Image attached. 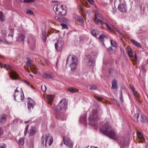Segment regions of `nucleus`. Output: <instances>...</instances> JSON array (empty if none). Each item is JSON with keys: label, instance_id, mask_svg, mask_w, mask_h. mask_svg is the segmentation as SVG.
Segmentation results:
<instances>
[{"label": "nucleus", "instance_id": "nucleus-1", "mask_svg": "<svg viewBox=\"0 0 148 148\" xmlns=\"http://www.w3.org/2000/svg\"><path fill=\"white\" fill-rule=\"evenodd\" d=\"M100 130L102 133L108 136L110 138L114 140L116 139V132L108 123H106L100 127Z\"/></svg>", "mask_w": 148, "mask_h": 148}, {"label": "nucleus", "instance_id": "nucleus-2", "mask_svg": "<svg viewBox=\"0 0 148 148\" xmlns=\"http://www.w3.org/2000/svg\"><path fill=\"white\" fill-rule=\"evenodd\" d=\"M67 107V102L65 99H62L60 102L57 109H54L55 114L58 118H61L62 114L64 112Z\"/></svg>", "mask_w": 148, "mask_h": 148}, {"label": "nucleus", "instance_id": "nucleus-3", "mask_svg": "<svg viewBox=\"0 0 148 148\" xmlns=\"http://www.w3.org/2000/svg\"><path fill=\"white\" fill-rule=\"evenodd\" d=\"M42 143L45 146H50L53 142V138L52 136L49 134L48 133L45 135H43L41 138Z\"/></svg>", "mask_w": 148, "mask_h": 148}, {"label": "nucleus", "instance_id": "nucleus-4", "mask_svg": "<svg viewBox=\"0 0 148 148\" xmlns=\"http://www.w3.org/2000/svg\"><path fill=\"white\" fill-rule=\"evenodd\" d=\"M53 10L56 14H57L60 16H64L66 14V9L65 7H64L63 5L58 4L54 5Z\"/></svg>", "mask_w": 148, "mask_h": 148}, {"label": "nucleus", "instance_id": "nucleus-5", "mask_svg": "<svg viewBox=\"0 0 148 148\" xmlns=\"http://www.w3.org/2000/svg\"><path fill=\"white\" fill-rule=\"evenodd\" d=\"M3 67L7 70H9V73L10 77L13 80H16L19 79L18 75L8 65L4 64Z\"/></svg>", "mask_w": 148, "mask_h": 148}, {"label": "nucleus", "instance_id": "nucleus-6", "mask_svg": "<svg viewBox=\"0 0 148 148\" xmlns=\"http://www.w3.org/2000/svg\"><path fill=\"white\" fill-rule=\"evenodd\" d=\"M95 18L94 22L97 25L100 24L101 25H103L104 23L102 21L103 18L102 15L100 14L98 11L95 10L94 12Z\"/></svg>", "mask_w": 148, "mask_h": 148}, {"label": "nucleus", "instance_id": "nucleus-7", "mask_svg": "<svg viewBox=\"0 0 148 148\" xmlns=\"http://www.w3.org/2000/svg\"><path fill=\"white\" fill-rule=\"evenodd\" d=\"M19 89L22 90L21 88H17L15 90V92L14 96L15 100L18 102L20 100L22 101L24 97L23 93V92L21 93L20 92H19L18 90Z\"/></svg>", "mask_w": 148, "mask_h": 148}, {"label": "nucleus", "instance_id": "nucleus-8", "mask_svg": "<svg viewBox=\"0 0 148 148\" xmlns=\"http://www.w3.org/2000/svg\"><path fill=\"white\" fill-rule=\"evenodd\" d=\"M99 118L97 110H93L90 114L89 118V121L91 122V123H92L94 122H96Z\"/></svg>", "mask_w": 148, "mask_h": 148}, {"label": "nucleus", "instance_id": "nucleus-9", "mask_svg": "<svg viewBox=\"0 0 148 148\" xmlns=\"http://www.w3.org/2000/svg\"><path fill=\"white\" fill-rule=\"evenodd\" d=\"M78 62L77 59V57L73 56L72 57L71 61L70 63V65L72 71H73L76 69L77 66Z\"/></svg>", "mask_w": 148, "mask_h": 148}, {"label": "nucleus", "instance_id": "nucleus-10", "mask_svg": "<svg viewBox=\"0 0 148 148\" xmlns=\"http://www.w3.org/2000/svg\"><path fill=\"white\" fill-rule=\"evenodd\" d=\"M63 141L64 144L69 147L70 148H71L73 147V143L69 138L64 136L63 137Z\"/></svg>", "mask_w": 148, "mask_h": 148}, {"label": "nucleus", "instance_id": "nucleus-11", "mask_svg": "<svg viewBox=\"0 0 148 148\" xmlns=\"http://www.w3.org/2000/svg\"><path fill=\"white\" fill-rule=\"evenodd\" d=\"M64 42L62 41H58L56 43L55 46L56 49L57 51H60L63 47Z\"/></svg>", "mask_w": 148, "mask_h": 148}, {"label": "nucleus", "instance_id": "nucleus-12", "mask_svg": "<svg viewBox=\"0 0 148 148\" xmlns=\"http://www.w3.org/2000/svg\"><path fill=\"white\" fill-rule=\"evenodd\" d=\"M28 102L27 103V108L29 110L33 109L35 104V101L31 98H28Z\"/></svg>", "mask_w": 148, "mask_h": 148}, {"label": "nucleus", "instance_id": "nucleus-13", "mask_svg": "<svg viewBox=\"0 0 148 148\" xmlns=\"http://www.w3.org/2000/svg\"><path fill=\"white\" fill-rule=\"evenodd\" d=\"M119 143L124 146H128L129 144V140L127 138H122L120 140Z\"/></svg>", "mask_w": 148, "mask_h": 148}, {"label": "nucleus", "instance_id": "nucleus-14", "mask_svg": "<svg viewBox=\"0 0 148 148\" xmlns=\"http://www.w3.org/2000/svg\"><path fill=\"white\" fill-rule=\"evenodd\" d=\"M87 58L88 65L91 66H94L95 64V61L93 59H91V56L89 55L87 56Z\"/></svg>", "mask_w": 148, "mask_h": 148}, {"label": "nucleus", "instance_id": "nucleus-15", "mask_svg": "<svg viewBox=\"0 0 148 148\" xmlns=\"http://www.w3.org/2000/svg\"><path fill=\"white\" fill-rule=\"evenodd\" d=\"M2 34L3 35V36L1 37V43H8L9 42H8L5 39V37L6 36V30H4L2 31Z\"/></svg>", "mask_w": 148, "mask_h": 148}, {"label": "nucleus", "instance_id": "nucleus-16", "mask_svg": "<svg viewBox=\"0 0 148 148\" xmlns=\"http://www.w3.org/2000/svg\"><path fill=\"white\" fill-rule=\"evenodd\" d=\"M36 132V128L32 126L29 129V136H32Z\"/></svg>", "mask_w": 148, "mask_h": 148}, {"label": "nucleus", "instance_id": "nucleus-17", "mask_svg": "<svg viewBox=\"0 0 148 148\" xmlns=\"http://www.w3.org/2000/svg\"><path fill=\"white\" fill-rule=\"evenodd\" d=\"M7 115L3 114L1 115V125L4 124L6 121Z\"/></svg>", "mask_w": 148, "mask_h": 148}, {"label": "nucleus", "instance_id": "nucleus-18", "mask_svg": "<svg viewBox=\"0 0 148 148\" xmlns=\"http://www.w3.org/2000/svg\"><path fill=\"white\" fill-rule=\"evenodd\" d=\"M25 38V35L24 34L19 33L18 34L17 40L18 42H23Z\"/></svg>", "mask_w": 148, "mask_h": 148}, {"label": "nucleus", "instance_id": "nucleus-19", "mask_svg": "<svg viewBox=\"0 0 148 148\" xmlns=\"http://www.w3.org/2000/svg\"><path fill=\"white\" fill-rule=\"evenodd\" d=\"M27 61L26 62V65L30 67L32 69V68L35 69V68L33 66L32 64V61L29 59V58H27Z\"/></svg>", "mask_w": 148, "mask_h": 148}, {"label": "nucleus", "instance_id": "nucleus-20", "mask_svg": "<svg viewBox=\"0 0 148 148\" xmlns=\"http://www.w3.org/2000/svg\"><path fill=\"white\" fill-rule=\"evenodd\" d=\"M44 75L45 77L47 79H51L53 77V73L51 72L45 73Z\"/></svg>", "mask_w": 148, "mask_h": 148}, {"label": "nucleus", "instance_id": "nucleus-21", "mask_svg": "<svg viewBox=\"0 0 148 148\" xmlns=\"http://www.w3.org/2000/svg\"><path fill=\"white\" fill-rule=\"evenodd\" d=\"M130 41L134 45L137 47L140 48H141V45L140 44L137 42L136 40L132 39L130 40Z\"/></svg>", "mask_w": 148, "mask_h": 148}, {"label": "nucleus", "instance_id": "nucleus-22", "mask_svg": "<svg viewBox=\"0 0 148 148\" xmlns=\"http://www.w3.org/2000/svg\"><path fill=\"white\" fill-rule=\"evenodd\" d=\"M118 9L121 12H125L126 11L125 7L123 4H121L119 5Z\"/></svg>", "mask_w": 148, "mask_h": 148}, {"label": "nucleus", "instance_id": "nucleus-23", "mask_svg": "<svg viewBox=\"0 0 148 148\" xmlns=\"http://www.w3.org/2000/svg\"><path fill=\"white\" fill-rule=\"evenodd\" d=\"M91 33L93 36L95 37L98 36L99 34L98 31L97 30L95 29H94L92 30L91 31Z\"/></svg>", "mask_w": 148, "mask_h": 148}, {"label": "nucleus", "instance_id": "nucleus-24", "mask_svg": "<svg viewBox=\"0 0 148 148\" xmlns=\"http://www.w3.org/2000/svg\"><path fill=\"white\" fill-rule=\"evenodd\" d=\"M139 114H135L132 118L133 120L136 122L138 121V118L139 117Z\"/></svg>", "mask_w": 148, "mask_h": 148}, {"label": "nucleus", "instance_id": "nucleus-25", "mask_svg": "<svg viewBox=\"0 0 148 148\" xmlns=\"http://www.w3.org/2000/svg\"><path fill=\"white\" fill-rule=\"evenodd\" d=\"M140 120L142 122L145 123L147 121L146 116L145 115H142Z\"/></svg>", "mask_w": 148, "mask_h": 148}, {"label": "nucleus", "instance_id": "nucleus-26", "mask_svg": "<svg viewBox=\"0 0 148 148\" xmlns=\"http://www.w3.org/2000/svg\"><path fill=\"white\" fill-rule=\"evenodd\" d=\"M127 52L130 57H133L132 51L131 49H128L127 50Z\"/></svg>", "mask_w": 148, "mask_h": 148}, {"label": "nucleus", "instance_id": "nucleus-27", "mask_svg": "<svg viewBox=\"0 0 148 148\" xmlns=\"http://www.w3.org/2000/svg\"><path fill=\"white\" fill-rule=\"evenodd\" d=\"M42 38L44 42L46 41V32H42Z\"/></svg>", "mask_w": 148, "mask_h": 148}, {"label": "nucleus", "instance_id": "nucleus-28", "mask_svg": "<svg viewBox=\"0 0 148 148\" xmlns=\"http://www.w3.org/2000/svg\"><path fill=\"white\" fill-rule=\"evenodd\" d=\"M104 38H106L107 39V37L104 34L101 35L99 37V39L102 42H103L104 41Z\"/></svg>", "mask_w": 148, "mask_h": 148}, {"label": "nucleus", "instance_id": "nucleus-29", "mask_svg": "<svg viewBox=\"0 0 148 148\" xmlns=\"http://www.w3.org/2000/svg\"><path fill=\"white\" fill-rule=\"evenodd\" d=\"M90 89L91 90H97V87L95 85H91L90 86Z\"/></svg>", "mask_w": 148, "mask_h": 148}, {"label": "nucleus", "instance_id": "nucleus-30", "mask_svg": "<svg viewBox=\"0 0 148 148\" xmlns=\"http://www.w3.org/2000/svg\"><path fill=\"white\" fill-rule=\"evenodd\" d=\"M110 42L111 44L112 47H117V43L115 41L111 40H110Z\"/></svg>", "mask_w": 148, "mask_h": 148}, {"label": "nucleus", "instance_id": "nucleus-31", "mask_svg": "<svg viewBox=\"0 0 148 148\" xmlns=\"http://www.w3.org/2000/svg\"><path fill=\"white\" fill-rule=\"evenodd\" d=\"M5 16L3 13L1 12V21H5Z\"/></svg>", "mask_w": 148, "mask_h": 148}, {"label": "nucleus", "instance_id": "nucleus-32", "mask_svg": "<svg viewBox=\"0 0 148 148\" xmlns=\"http://www.w3.org/2000/svg\"><path fill=\"white\" fill-rule=\"evenodd\" d=\"M116 73V71L113 69H110L109 70V74L110 75H113Z\"/></svg>", "mask_w": 148, "mask_h": 148}, {"label": "nucleus", "instance_id": "nucleus-33", "mask_svg": "<svg viewBox=\"0 0 148 148\" xmlns=\"http://www.w3.org/2000/svg\"><path fill=\"white\" fill-rule=\"evenodd\" d=\"M56 20L59 22H64L65 21V19L62 18H60L58 17H56Z\"/></svg>", "mask_w": 148, "mask_h": 148}, {"label": "nucleus", "instance_id": "nucleus-34", "mask_svg": "<svg viewBox=\"0 0 148 148\" xmlns=\"http://www.w3.org/2000/svg\"><path fill=\"white\" fill-rule=\"evenodd\" d=\"M131 89L134 95L135 96H137V92L135 91L134 87L133 86H131Z\"/></svg>", "mask_w": 148, "mask_h": 148}, {"label": "nucleus", "instance_id": "nucleus-35", "mask_svg": "<svg viewBox=\"0 0 148 148\" xmlns=\"http://www.w3.org/2000/svg\"><path fill=\"white\" fill-rule=\"evenodd\" d=\"M131 89L134 95L135 96H137V92L135 91L134 87L133 86H131Z\"/></svg>", "mask_w": 148, "mask_h": 148}, {"label": "nucleus", "instance_id": "nucleus-36", "mask_svg": "<svg viewBox=\"0 0 148 148\" xmlns=\"http://www.w3.org/2000/svg\"><path fill=\"white\" fill-rule=\"evenodd\" d=\"M108 51L110 54H111L112 53H113L114 51V50L113 49V48L111 47H109L108 49Z\"/></svg>", "mask_w": 148, "mask_h": 148}, {"label": "nucleus", "instance_id": "nucleus-37", "mask_svg": "<svg viewBox=\"0 0 148 148\" xmlns=\"http://www.w3.org/2000/svg\"><path fill=\"white\" fill-rule=\"evenodd\" d=\"M19 143L21 145H23L24 144V139L23 138H21L19 140Z\"/></svg>", "mask_w": 148, "mask_h": 148}, {"label": "nucleus", "instance_id": "nucleus-38", "mask_svg": "<svg viewBox=\"0 0 148 148\" xmlns=\"http://www.w3.org/2000/svg\"><path fill=\"white\" fill-rule=\"evenodd\" d=\"M112 88L114 90H117L118 88V86L117 84H112Z\"/></svg>", "mask_w": 148, "mask_h": 148}, {"label": "nucleus", "instance_id": "nucleus-39", "mask_svg": "<svg viewBox=\"0 0 148 148\" xmlns=\"http://www.w3.org/2000/svg\"><path fill=\"white\" fill-rule=\"evenodd\" d=\"M120 99L121 102L123 103L124 102V100H123V94H122L121 91L120 93Z\"/></svg>", "mask_w": 148, "mask_h": 148}, {"label": "nucleus", "instance_id": "nucleus-40", "mask_svg": "<svg viewBox=\"0 0 148 148\" xmlns=\"http://www.w3.org/2000/svg\"><path fill=\"white\" fill-rule=\"evenodd\" d=\"M26 14L33 15L34 14V13L30 10H28L26 11Z\"/></svg>", "mask_w": 148, "mask_h": 148}, {"label": "nucleus", "instance_id": "nucleus-41", "mask_svg": "<svg viewBox=\"0 0 148 148\" xmlns=\"http://www.w3.org/2000/svg\"><path fill=\"white\" fill-rule=\"evenodd\" d=\"M137 136L138 137L142 140L144 139V137L142 134L140 133H137Z\"/></svg>", "mask_w": 148, "mask_h": 148}, {"label": "nucleus", "instance_id": "nucleus-42", "mask_svg": "<svg viewBox=\"0 0 148 148\" xmlns=\"http://www.w3.org/2000/svg\"><path fill=\"white\" fill-rule=\"evenodd\" d=\"M41 88L43 92H46L47 89V87L46 85H42L41 86Z\"/></svg>", "mask_w": 148, "mask_h": 148}, {"label": "nucleus", "instance_id": "nucleus-43", "mask_svg": "<svg viewBox=\"0 0 148 148\" xmlns=\"http://www.w3.org/2000/svg\"><path fill=\"white\" fill-rule=\"evenodd\" d=\"M69 90L72 93H74L75 92H76V90H75L73 88H69Z\"/></svg>", "mask_w": 148, "mask_h": 148}, {"label": "nucleus", "instance_id": "nucleus-44", "mask_svg": "<svg viewBox=\"0 0 148 148\" xmlns=\"http://www.w3.org/2000/svg\"><path fill=\"white\" fill-rule=\"evenodd\" d=\"M47 98L49 102H51L52 99V98L50 95H47Z\"/></svg>", "mask_w": 148, "mask_h": 148}, {"label": "nucleus", "instance_id": "nucleus-45", "mask_svg": "<svg viewBox=\"0 0 148 148\" xmlns=\"http://www.w3.org/2000/svg\"><path fill=\"white\" fill-rule=\"evenodd\" d=\"M29 126V125H27L25 129V131L24 132V134L25 136H26L27 134V130L28 129Z\"/></svg>", "mask_w": 148, "mask_h": 148}, {"label": "nucleus", "instance_id": "nucleus-46", "mask_svg": "<svg viewBox=\"0 0 148 148\" xmlns=\"http://www.w3.org/2000/svg\"><path fill=\"white\" fill-rule=\"evenodd\" d=\"M104 24H105L107 27V29L109 31H112V29H111V28L110 26H109V25L106 23L105 22H104Z\"/></svg>", "mask_w": 148, "mask_h": 148}, {"label": "nucleus", "instance_id": "nucleus-47", "mask_svg": "<svg viewBox=\"0 0 148 148\" xmlns=\"http://www.w3.org/2000/svg\"><path fill=\"white\" fill-rule=\"evenodd\" d=\"M35 0H23L24 3H29L32 2L34 1Z\"/></svg>", "mask_w": 148, "mask_h": 148}, {"label": "nucleus", "instance_id": "nucleus-48", "mask_svg": "<svg viewBox=\"0 0 148 148\" xmlns=\"http://www.w3.org/2000/svg\"><path fill=\"white\" fill-rule=\"evenodd\" d=\"M95 98L97 99L100 101L102 100L103 98L101 97H98L97 96H95Z\"/></svg>", "mask_w": 148, "mask_h": 148}, {"label": "nucleus", "instance_id": "nucleus-49", "mask_svg": "<svg viewBox=\"0 0 148 148\" xmlns=\"http://www.w3.org/2000/svg\"><path fill=\"white\" fill-rule=\"evenodd\" d=\"M98 53L97 51H93L92 52V54L94 56H96L97 54Z\"/></svg>", "mask_w": 148, "mask_h": 148}, {"label": "nucleus", "instance_id": "nucleus-50", "mask_svg": "<svg viewBox=\"0 0 148 148\" xmlns=\"http://www.w3.org/2000/svg\"><path fill=\"white\" fill-rule=\"evenodd\" d=\"M78 21L82 23H83L84 22V20L81 17H80L79 18L78 20Z\"/></svg>", "mask_w": 148, "mask_h": 148}, {"label": "nucleus", "instance_id": "nucleus-51", "mask_svg": "<svg viewBox=\"0 0 148 148\" xmlns=\"http://www.w3.org/2000/svg\"><path fill=\"white\" fill-rule=\"evenodd\" d=\"M61 25L64 28H66L68 27L65 24L61 23Z\"/></svg>", "mask_w": 148, "mask_h": 148}, {"label": "nucleus", "instance_id": "nucleus-52", "mask_svg": "<svg viewBox=\"0 0 148 148\" xmlns=\"http://www.w3.org/2000/svg\"><path fill=\"white\" fill-rule=\"evenodd\" d=\"M111 100L114 103H116L117 104H118V106H119V104H118L117 103V101L116 100V99H111Z\"/></svg>", "mask_w": 148, "mask_h": 148}, {"label": "nucleus", "instance_id": "nucleus-53", "mask_svg": "<svg viewBox=\"0 0 148 148\" xmlns=\"http://www.w3.org/2000/svg\"><path fill=\"white\" fill-rule=\"evenodd\" d=\"M1 148H6V145L5 144L3 143L1 145Z\"/></svg>", "mask_w": 148, "mask_h": 148}, {"label": "nucleus", "instance_id": "nucleus-54", "mask_svg": "<svg viewBox=\"0 0 148 148\" xmlns=\"http://www.w3.org/2000/svg\"><path fill=\"white\" fill-rule=\"evenodd\" d=\"M88 1L90 4H93L94 3V1L93 0H89Z\"/></svg>", "mask_w": 148, "mask_h": 148}, {"label": "nucleus", "instance_id": "nucleus-55", "mask_svg": "<svg viewBox=\"0 0 148 148\" xmlns=\"http://www.w3.org/2000/svg\"><path fill=\"white\" fill-rule=\"evenodd\" d=\"M10 30H11V31L12 32V33H11V37L12 38V37H13V32H14V31H13V30L12 29H11Z\"/></svg>", "mask_w": 148, "mask_h": 148}, {"label": "nucleus", "instance_id": "nucleus-56", "mask_svg": "<svg viewBox=\"0 0 148 148\" xmlns=\"http://www.w3.org/2000/svg\"><path fill=\"white\" fill-rule=\"evenodd\" d=\"M22 82H23L25 83H29L25 79L22 80Z\"/></svg>", "mask_w": 148, "mask_h": 148}, {"label": "nucleus", "instance_id": "nucleus-57", "mask_svg": "<svg viewBox=\"0 0 148 148\" xmlns=\"http://www.w3.org/2000/svg\"><path fill=\"white\" fill-rule=\"evenodd\" d=\"M117 81L116 79H114L112 81L111 83H117Z\"/></svg>", "mask_w": 148, "mask_h": 148}, {"label": "nucleus", "instance_id": "nucleus-58", "mask_svg": "<svg viewBox=\"0 0 148 148\" xmlns=\"http://www.w3.org/2000/svg\"><path fill=\"white\" fill-rule=\"evenodd\" d=\"M112 27L116 31L118 29L117 27H116L114 25H112Z\"/></svg>", "mask_w": 148, "mask_h": 148}, {"label": "nucleus", "instance_id": "nucleus-59", "mask_svg": "<svg viewBox=\"0 0 148 148\" xmlns=\"http://www.w3.org/2000/svg\"><path fill=\"white\" fill-rule=\"evenodd\" d=\"M134 61H137V57H136V54H135V55L134 56Z\"/></svg>", "mask_w": 148, "mask_h": 148}, {"label": "nucleus", "instance_id": "nucleus-60", "mask_svg": "<svg viewBox=\"0 0 148 148\" xmlns=\"http://www.w3.org/2000/svg\"><path fill=\"white\" fill-rule=\"evenodd\" d=\"M71 56V55H69V56H68V57L66 59V64H68V61L69 60V57Z\"/></svg>", "mask_w": 148, "mask_h": 148}, {"label": "nucleus", "instance_id": "nucleus-61", "mask_svg": "<svg viewBox=\"0 0 148 148\" xmlns=\"http://www.w3.org/2000/svg\"><path fill=\"white\" fill-rule=\"evenodd\" d=\"M116 31L117 32H118V33H119V34H120V35H122V33H121V32L119 31V30L118 29H117V30H116Z\"/></svg>", "mask_w": 148, "mask_h": 148}, {"label": "nucleus", "instance_id": "nucleus-62", "mask_svg": "<svg viewBox=\"0 0 148 148\" xmlns=\"http://www.w3.org/2000/svg\"><path fill=\"white\" fill-rule=\"evenodd\" d=\"M0 132H1V135L2 134L3 132V130H1V129Z\"/></svg>", "mask_w": 148, "mask_h": 148}, {"label": "nucleus", "instance_id": "nucleus-63", "mask_svg": "<svg viewBox=\"0 0 148 148\" xmlns=\"http://www.w3.org/2000/svg\"><path fill=\"white\" fill-rule=\"evenodd\" d=\"M30 86L32 88H33V89L34 88V87L33 86H32V85H30Z\"/></svg>", "mask_w": 148, "mask_h": 148}, {"label": "nucleus", "instance_id": "nucleus-64", "mask_svg": "<svg viewBox=\"0 0 148 148\" xmlns=\"http://www.w3.org/2000/svg\"><path fill=\"white\" fill-rule=\"evenodd\" d=\"M86 116H84V117H83L84 118V120H86Z\"/></svg>", "mask_w": 148, "mask_h": 148}]
</instances>
